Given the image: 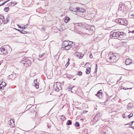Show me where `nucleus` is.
Instances as JSON below:
<instances>
[{
    "label": "nucleus",
    "instance_id": "nucleus-36",
    "mask_svg": "<svg viewBox=\"0 0 134 134\" xmlns=\"http://www.w3.org/2000/svg\"><path fill=\"white\" fill-rule=\"evenodd\" d=\"M133 116V114L132 113H131L130 115H128V117L130 118L131 117H132Z\"/></svg>",
    "mask_w": 134,
    "mask_h": 134
},
{
    "label": "nucleus",
    "instance_id": "nucleus-28",
    "mask_svg": "<svg viewBox=\"0 0 134 134\" xmlns=\"http://www.w3.org/2000/svg\"><path fill=\"white\" fill-rule=\"evenodd\" d=\"M72 124V122L71 121L69 120H68L67 123L66 125H70Z\"/></svg>",
    "mask_w": 134,
    "mask_h": 134
},
{
    "label": "nucleus",
    "instance_id": "nucleus-50",
    "mask_svg": "<svg viewBox=\"0 0 134 134\" xmlns=\"http://www.w3.org/2000/svg\"><path fill=\"white\" fill-rule=\"evenodd\" d=\"M0 86H2L3 87H4V86H2V85L1 83L0 84Z\"/></svg>",
    "mask_w": 134,
    "mask_h": 134
},
{
    "label": "nucleus",
    "instance_id": "nucleus-48",
    "mask_svg": "<svg viewBox=\"0 0 134 134\" xmlns=\"http://www.w3.org/2000/svg\"><path fill=\"white\" fill-rule=\"evenodd\" d=\"M96 69H97V64H96Z\"/></svg>",
    "mask_w": 134,
    "mask_h": 134
},
{
    "label": "nucleus",
    "instance_id": "nucleus-23",
    "mask_svg": "<svg viewBox=\"0 0 134 134\" xmlns=\"http://www.w3.org/2000/svg\"><path fill=\"white\" fill-rule=\"evenodd\" d=\"M16 4V2L14 1L10 3H9V5H11V6H14Z\"/></svg>",
    "mask_w": 134,
    "mask_h": 134
},
{
    "label": "nucleus",
    "instance_id": "nucleus-32",
    "mask_svg": "<svg viewBox=\"0 0 134 134\" xmlns=\"http://www.w3.org/2000/svg\"><path fill=\"white\" fill-rule=\"evenodd\" d=\"M75 125L76 127H79L80 126V124L77 122H76L75 123Z\"/></svg>",
    "mask_w": 134,
    "mask_h": 134
},
{
    "label": "nucleus",
    "instance_id": "nucleus-10",
    "mask_svg": "<svg viewBox=\"0 0 134 134\" xmlns=\"http://www.w3.org/2000/svg\"><path fill=\"white\" fill-rule=\"evenodd\" d=\"M78 8V7L75 8L73 7H70L69 8V9L71 11L76 12H77V11Z\"/></svg>",
    "mask_w": 134,
    "mask_h": 134
},
{
    "label": "nucleus",
    "instance_id": "nucleus-51",
    "mask_svg": "<svg viewBox=\"0 0 134 134\" xmlns=\"http://www.w3.org/2000/svg\"><path fill=\"white\" fill-rule=\"evenodd\" d=\"M134 122V121H133L132 122H131V125H132V124Z\"/></svg>",
    "mask_w": 134,
    "mask_h": 134
},
{
    "label": "nucleus",
    "instance_id": "nucleus-9",
    "mask_svg": "<svg viewBox=\"0 0 134 134\" xmlns=\"http://www.w3.org/2000/svg\"><path fill=\"white\" fill-rule=\"evenodd\" d=\"M118 22L120 24L124 25H125V24H126L127 23L126 21L121 19L119 20Z\"/></svg>",
    "mask_w": 134,
    "mask_h": 134
},
{
    "label": "nucleus",
    "instance_id": "nucleus-39",
    "mask_svg": "<svg viewBox=\"0 0 134 134\" xmlns=\"http://www.w3.org/2000/svg\"><path fill=\"white\" fill-rule=\"evenodd\" d=\"M31 105H30V106H31ZM30 105H28L27 106L26 108L28 109H30V110H31V109H32V108H31V107H29Z\"/></svg>",
    "mask_w": 134,
    "mask_h": 134
},
{
    "label": "nucleus",
    "instance_id": "nucleus-27",
    "mask_svg": "<svg viewBox=\"0 0 134 134\" xmlns=\"http://www.w3.org/2000/svg\"><path fill=\"white\" fill-rule=\"evenodd\" d=\"M44 54V53H43L41 54H39V58H38V59L39 60H42L40 59V58L43 57V56Z\"/></svg>",
    "mask_w": 134,
    "mask_h": 134
},
{
    "label": "nucleus",
    "instance_id": "nucleus-37",
    "mask_svg": "<svg viewBox=\"0 0 134 134\" xmlns=\"http://www.w3.org/2000/svg\"><path fill=\"white\" fill-rule=\"evenodd\" d=\"M9 0H8L7 1H5L2 4H0V6H2V5H4V4L5 3H7V2H8V1Z\"/></svg>",
    "mask_w": 134,
    "mask_h": 134
},
{
    "label": "nucleus",
    "instance_id": "nucleus-49",
    "mask_svg": "<svg viewBox=\"0 0 134 134\" xmlns=\"http://www.w3.org/2000/svg\"><path fill=\"white\" fill-rule=\"evenodd\" d=\"M97 69H95V72H97Z\"/></svg>",
    "mask_w": 134,
    "mask_h": 134
},
{
    "label": "nucleus",
    "instance_id": "nucleus-15",
    "mask_svg": "<svg viewBox=\"0 0 134 134\" xmlns=\"http://www.w3.org/2000/svg\"><path fill=\"white\" fill-rule=\"evenodd\" d=\"M101 90L99 91L96 95L99 98H101L102 97Z\"/></svg>",
    "mask_w": 134,
    "mask_h": 134
},
{
    "label": "nucleus",
    "instance_id": "nucleus-53",
    "mask_svg": "<svg viewBox=\"0 0 134 134\" xmlns=\"http://www.w3.org/2000/svg\"><path fill=\"white\" fill-rule=\"evenodd\" d=\"M126 125H130V123H129L128 124H126Z\"/></svg>",
    "mask_w": 134,
    "mask_h": 134
},
{
    "label": "nucleus",
    "instance_id": "nucleus-35",
    "mask_svg": "<svg viewBox=\"0 0 134 134\" xmlns=\"http://www.w3.org/2000/svg\"><path fill=\"white\" fill-rule=\"evenodd\" d=\"M2 86H4V87H5L6 85V83L4 82H2L1 83Z\"/></svg>",
    "mask_w": 134,
    "mask_h": 134
},
{
    "label": "nucleus",
    "instance_id": "nucleus-8",
    "mask_svg": "<svg viewBox=\"0 0 134 134\" xmlns=\"http://www.w3.org/2000/svg\"><path fill=\"white\" fill-rule=\"evenodd\" d=\"M16 75H18L17 74H15V73L13 74L10 75H9L8 76V77L9 78V79H10L12 80H14L16 78L17 76Z\"/></svg>",
    "mask_w": 134,
    "mask_h": 134
},
{
    "label": "nucleus",
    "instance_id": "nucleus-22",
    "mask_svg": "<svg viewBox=\"0 0 134 134\" xmlns=\"http://www.w3.org/2000/svg\"><path fill=\"white\" fill-rule=\"evenodd\" d=\"M15 29L18 31L20 32L22 34H26L27 33V32L26 31H25L23 30L21 31L20 30L17 29H16L15 28Z\"/></svg>",
    "mask_w": 134,
    "mask_h": 134
},
{
    "label": "nucleus",
    "instance_id": "nucleus-18",
    "mask_svg": "<svg viewBox=\"0 0 134 134\" xmlns=\"http://www.w3.org/2000/svg\"><path fill=\"white\" fill-rule=\"evenodd\" d=\"M75 54H76V56H77L78 57L79 56V58L81 59L82 58L83 55H80V53L78 52H76Z\"/></svg>",
    "mask_w": 134,
    "mask_h": 134
},
{
    "label": "nucleus",
    "instance_id": "nucleus-26",
    "mask_svg": "<svg viewBox=\"0 0 134 134\" xmlns=\"http://www.w3.org/2000/svg\"><path fill=\"white\" fill-rule=\"evenodd\" d=\"M70 19L69 17H66L65 18V23H67L69 21Z\"/></svg>",
    "mask_w": 134,
    "mask_h": 134
},
{
    "label": "nucleus",
    "instance_id": "nucleus-56",
    "mask_svg": "<svg viewBox=\"0 0 134 134\" xmlns=\"http://www.w3.org/2000/svg\"><path fill=\"white\" fill-rule=\"evenodd\" d=\"M133 129L134 130V128H133Z\"/></svg>",
    "mask_w": 134,
    "mask_h": 134
},
{
    "label": "nucleus",
    "instance_id": "nucleus-5",
    "mask_svg": "<svg viewBox=\"0 0 134 134\" xmlns=\"http://www.w3.org/2000/svg\"><path fill=\"white\" fill-rule=\"evenodd\" d=\"M86 29L87 30H88L90 33L91 34L93 33L94 32V26H92L91 27L90 26H88V28H86V27H85Z\"/></svg>",
    "mask_w": 134,
    "mask_h": 134
},
{
    "label": "nucleus",
    "instance_id": "nucleus-14",
    "mask_svg": "<svg viewBox=\"0 0 134 134\" xmlns=\"http://www.w3.org/2000/svg\"><path fill=\"white\" fill-rule=\"evenodd\" d=\"M124 6V5L122 3H120L119 5L118 10L122 11V8H123Z\"/></svg>",
    "mask_w": 134,
    "mask_h": 134
},
{
    "label": "nucleus",
    "instance_id": "nucleus-3",
    "mask_svg": "<svg viewBox=\"0 0 134 134\" xmlns=\"http://www.w3.org/2000/svg\"><path fill=\"white\" fill-rule=\"evenodd\" d=\"M61 84L59 82H57L56 84L54 85V89L55 91L58 92L62 89L61 87Z\"/></svg>",
    "mask_w": 134,
    "mask_h": 134
},
{
    "label": "nucleus",
    "instance_id": "nucleus-45",
    "mask_svg": "<svg viewBox=\"0 0 134 134\" xmlns=\"http://www.w3.org/2000/svg\"><path fill=\"white\" fill-rule=\"evenodd\" d=\"M37 79L35 80L34 81V83H35L36 82H37Z\"/></svg>",
    "mask_w": 134,
    "mask_h": 134
},
{
    "label": "nucleus",
    "instance_id": "nucleus-46",
    "mask_svg": "<svg viewBox=\"0 0 134 134\" xmlns=\"http://www.w3.org/2000/svg\"><path fill=\"white\" fill-rule=\"evenodd\" d=\"M73 87H72L71 88V89H70V91H71V92H72V93H73V92H72V91H71L72 90H73Z\"/></svg>",
    "mask_w": 134,
    "mask_h": 134
},
{
    "label": "nucleus",
    "instance_id": "nucleus-47",
    "mask_svg": "<svg viewBox=\"0 0 134 134\" xmlns=\"http://www.w3.org/2000/svg\"><path fill=\"white\" fill-rule=\"evenodd\" d=\"M17 25L18 26V27H19V28H20V29H21V26H19V25Z\"/></svg>",
    "mask_w": 134,
    "mask_h": 134
},
{
    "label": "nucleus",
    "instance_id": "nucleus-54",
    "mask_svg": "<svg viewBox=\"0 0 134 134\" xmlns=\"http://www.w3.org/2000/svg\"><path fill=\"white\" fill-rule=\"evenodd\" d=\"M123 89H125V90H126V88H125H125H123ZM129 89L128 88H127V89Z\"/></svg>",
    "mask_w": 134,
    "mask_h": 134
},
{
    "label": "nucleus",
    "instance_id": "nucleus-4",
    "mask_svg": "<svg viewBox=\"0 0 134 134\" xmlns=\"http://www.w3.org/2000/svg\"><path fill=\"white\" fill-rule=\"evenodd\" d=\"M72 43H73V42L70 41H65L62 43V47L63 48L66 46H68V45L70 46V44H71Z\"/></svg>",
    "mask_w": 134,
    "mask_h": 134
},
{
    "label": "nucleus",
    "instance_id": "nucleus-19",
    "mask_svg": "<svg viewBox=\"0 0 134 134\" xmlns=\"http://www.w3.org/2000/svg\"><path fill=\"white\" fill-rule=\"evenodd\" d=\"M10 123L9 124L11 126H12L13 127L15 125L14 122L13 120H10Z\"/></svg>",
    "mask_w": 134,
    "mask_h": 134
},
{
    "label": "nucleus",
    "instance_id": "nucleus-29",
    "mask_svg": "<svg viewBox=\"0 0 134 134\" xmlns=\"http://www.w3.org/2000/svg\"><path fill=\"white\" fill-rule=\"evenodd\" d=\"M60 119L63 120H65L66 118L64 115H63L60 116Z\"/></svg>",
    "mask_w": 134,
    "mask_h": 134
},
{
    "label": "nucleus",
    "instance_id": "nucleus-12",
    "mask_svg": "<svg viewBox=\"0 0 134 134\" xmlns=\"http://www.w3.org/2000/svg\"><path fill=\"white\" fill-rule=\"evenodd\" d=\"M0 50L3 54H6L7 53V50L4 47H2L0 49Z\"/></svg>",
    "mask_w": 134,
    "mask_h": 134
},
{
    "label": "nucleus",
    "instance_id": "nucleus-17",
    "mask_svg": "<svg viewBox=\"0 0 134 134\" xmlns=\"http://www.w3.org/2000/svg\"><path fill=\"white\" fill-rule=\"evenodd\" d=\"M133 105L132 103H129L127 107V109L129 110L131 109L133 107Z\"/></svg>",
    "mask_w": 134,
    "mask_h": 134
},
{
    "label": "nucleus",
    "instance_id": "nucleus-40",
    "mask_svg": "<svg viewBox=\"0 0 134 134\" xmlns=\"http://www.w3.org/2000/svg\"><path fill=\"white\" fill-rule=\"evenodd\" d=\"M77 25L78 26H80V27H82V24L81 23H78Z\"/></svg>",
    "mask_w": 134,
    "mask_h": 134
},
{
    "label": "nucleus",
    "instance_id": "nucleus-24",
    "mask_svg": "<svg viewBox=\"0 0 134 134\" xmlns=\"http://www.w3.org/2000/svg\"><path fill=\"white\" fill-rule=\"evenodd\" d=\"M116 58V56L115 55H114L112 56H110L109 57V59L110 60H113L115 59Z\"/></svg>",
    "mask_w": 134,
    "mask_h": 134
},
{
    "label": "nucleus",
    "instance_id": "nucleus-38",
    "mask_svg": "<svg viewBox=\"0 0 134 134\" xmlns=\"http://www.w3.org/2000/svg\"><path fill=\"white\" fill-rule=\"evenodd\" d=\"M27 25L26 24V25H25L24 26L21 27V28L23 30H24L27 27Z\"/></svg>",
    "mask_w": 134,
    "mask_h": 134
},
{
    "label": "nucleus",
    "instance_id": "nucleus-34",
    "mask_svg": "<svg viewBox=\"0 0 134 134\" xmlns=\"http://www.w3.org/2000/svg\"><path fill=\"white\" fill-rule=\"evenodd\" d=\"M0 19L2 20V21H3L4 20V19L3 16H0Z\"/></svg>",
    "mask_w": 134,
    "mask_h": 134
},
{
    "label": "nucleus",
    "instance_id": "nucleus-16",
    "mask_svg": "<svg viewBox=\"0 0 134 134\" xmlns=\"http://www.w3.org/2000/svg\"><path fill=\"white\" fill-rule=\"evenodd\" d=\"M85 10L84 8H79L78 7L77 9V12L83 13L84 12Z\"/></svg>",
    "mask_w": 134,
    "mask_h": 134
},
{
    "label": "nucleus",
    "instance_id": "nucleus-13",
    "mask_svg": "<svg viewBox=\"0 0 134 134\" xmlns=\"http://www.w3.org/2000/svg\"><path fill=\"white\" fill-rule=\"evenodd\" d=\"M26 63H25V65L24 66L26 67L29 66L31 65V63L29 60H26Z\"/></svg>",
    "mask_w": 134,
    "mask_h": 134
},
{
    "label": "nucleus",
    "instance_id": "nucleus-7",
    "mask_svg": "<svg viewBox=\"0 0 134 134\" xmlns=\"http://www.w3.org/2000/svg\"><path fill=\"white\" fill-rule=\"evenodd\" d=\"M102 116V115L100 113H98L95 115L94 117V119L96 120H98L100 119Z\"/></svg>",
    "mask_w": 134,
    "mask_h": 134
},
{
    "label": "nucleus",
    "instance_id": "nucleus-42",
    "mask_svg": "<svg viewBox=\"0 0 134 134\" xmlns=\"http://www.w3.org/2000/svg\"><path fill=\"white\" fill-rule=\"evenodd\" d=\"M130 16L131 18H134V14L131 15Z\"/></svg>",
    "mask_w": 134,
    "mask_h": 134
},
{
    "label": "nucleus",
    "instance_id": "nucleus-25",
    "mask_svg": "<svg viewBox=\"0 0 134 134\" xmlns=\"http://www.w3.org/2000/svg\"><path fill=\"white\" fill-rule=\"evenodd\" d=\"M39 82H37L35 83H34L35 85H34L35 86L36 88H39Z\"/></svg>",
    "mask_w": 134,
    "mask_h": 134
},
{
    "label": "nucleus",
    "instance_id": "nucleus-21",
    "mask_svg": "<svg viewBox=\"0 0 134 134\" xmlns=\"http://www.w3.org/2000/svg\"><path fill=\"white\" fill-rule=\"evenodd\" d=\"M91 68L89 67H87L86 70V73L87 74H89L90 72Z\"/></svg>",
    "mask_w": 134,
    "mask_h": 134
},
{
    "label": "nucleus",
    "instance_id": "nucleus-57",
    "mask_svg": "<svg viewBox=\"0 0 134 134\" xmlns=\"http://www.w3.org/2000/svg\"><path fill=\"white\" fill-rule=\"evenodd\" d=\"M1 1H0V2Z\"/></svg>",
    "mask_w": 134,
    "mask_h": 134
},
{
    "label": "nucleus",
    "instance_id": "nucleus-31",
    "mask_svg": "<svg viewBox=\"0 0 134 134\" xmlns=\"http://www.w3.org/2000/svg\"><path fill=\"white\" fill-rule=\"evenodd\" d=\"M9 8V7H5L4 8V11L6 12H7L8 11Z\"/></svg>",
    "mask_w": 134,
    "mask_h": 134
},
{
    "label": "nucleus",
    "instance_id": "nucleus-43",
    "mask_svg": "<svg viewBox=\"0 0 134 134\" xmlns=\"http://www.w3.org/2000/svg\"><path fill=\"white\" fill-rule=\"evenodd\" d=\"M4 88L2 86H0V90H2Z\"/></svg>",
    "mask_w": 134,
    "mask_h": 134
},
{
    "label": "nucleus",
    "instance_id": "nucleus-30",
    "mask_svg": "<svg viewBox=\"0 0 134 134\" xmlns=\"http://www.w3.org/2000/svg\"><path fill=\"white\" fill-rule=\"evenodd\" d=\"M26 59H24V60H22L21 61H20V63H22L24 65H25V63H26V60H27Z\"/></svg>",
    "mask_w": 134,
    "mask_h": 134
},
{
    "label": "nucleus",
    "instance_id": "nucleus-2",
    "mask_svg": "<svg viewBox=\"0 0 134 134\" xmlns=\"http://www.w3.org/2000/svg\"><path fill=\"white\" fill-rule=\"evenodd\" d=\"M36 112L34 110L32 111V113H31V116H32V118H33L34 120L35 121V123L37 124L40 123V119L36 117Z\"/></svg>",
    "mask_w": 134,
    "mask_h": 134
},
{
    "label": "nucleus",
    "instance_id": "nucleus-44",
    "mask_svg": "<svg viewBox=\"0 0 134 134\" xmlns=\"http://www.w3.org/2000/svg\"><path fill=\"white\" fill-rule=\"evenodd\" d=\"M90 57V58H92L93 57L92 55V54H91L89 56Z\"/></svg>",
    "mask_w": 134,
    "mask_h": 134
},
{
    "label": "nucleus",
    "instance_id": "nucleus-1",
    "mask_svg": "<svg viewBox=\"0 0 134 134\" xmlns=\"http://www.w3.org/2000/svg\"><path fill=\"white\" fill-rule=\"evenodd\" d=\"M126 34L123 32H111L110 35L112 37L117 38L119 39L122 38L126 36Z\"/></svg>",
    "mask_w": 134,
    "mask_h": 134
},
{
    "label": "nucleus",
    "instance_id": "nucleus-52",
    "mask_svg": "<svg viewBox=\"0 0 134 134\" xmlns=\"http://www.w3.org/2000/svg\"><path fill=\"white\" fill-rule=\"evenodd\" d=\"M42 29H43V30H45V29L44 28H42Z\"/></svg>",
    "mask_w": 134,
    "mask_h": 134
},
{
    "label": "nucleus",
    "instance_id": "nucleus-55",
    "mask_svg": "<svg viewBox=\"0 0 134 134\" xmlns=\"http://www.w3.org/2000/svg\"><path fill=\"white\" fill-rule=\"evenodd\" d=\"M70 60V59H69L68 58V62H69V61Z\"/></svg>",
    "mask_w": 134,
    "mask_h": 134
},
{
    "label": "nucleus",
    "instance_id": "nucleus-20",
    "mask_svg": "<svg viewBox=\"0 0 134 134\" xmlns=\"http://www.w3.org/2000/svg\"><path fill=\"white\" fill-rule=\"evenodd\" d=\"M9 16L8 15L6 19V21L5 20L4 22V24H5L8 22L9 21Z\"/></svg>",
    "mask_w": 134,
    "mask_h": 134
},
{
    "label": "nucleus",
    "instance_id": "nucleus-11",
    "mask_svg": "<svg viewBox=\"0 0 134 134\" xmlns=\"http://www.w3.org/2000/svg\"><path fill=\"white\" fill-rule=\"evenodd\" d=\"M132 61L129 59H126L125 61V63L126 65H128L131 64L132 62Z\"/></svg>",
    "mask_w": 134,
    "mask_h": 134
},
{
    "label": "nucleus",
    "instance_id": "nucleus-6",
    "mask_svg": "<svg viewBox=\"0 0 134 134\" xmlns=\"http://www.w3.org/2000/svg\"><path fill=\"white\" fill-rule=\"evenodd\" d=\"M70 46L69 45H68V46H66L64 47L63 48L64 49H65V50H66V51H67L69 49H70L71 48H73V47H74L75 45V44L74 43H72L71 44H70Z\"/></svg>",
    "mask_w": 134,
    "mask_h": 134
},
{
    "label": "nucleus",
    "instance_id": "nucleus-33",
    "mask_svg": "<svg viewBox=\"0 0 134 134\" xmlns=\"http://www.w3.org/2000/svg\"><path fill=\"white\" fill-rule=\"evenodd\" d=\"M82 72L80 71H78L77 72V75H79L80 76H81L82 75Z\"/></svg>",
    "mask_w": 134,
    "mask_h": 134
},
{
    "label": "nucleus",
    "instance_id": "nucleus-41",
    "mask_svg": "<svg viewBox=\"0 0 134 134\" xmlns=\"http://www.w3.org/2000/svg\"><path fill=\"white\" fill-rule=\"evenodd\" d=\"M69 62H68L67 63L65 66L67 67L68 66V65H69Z\"/></svg>",
    "mask_w": 134,
    "mask_h": 134
}]
</instances>
